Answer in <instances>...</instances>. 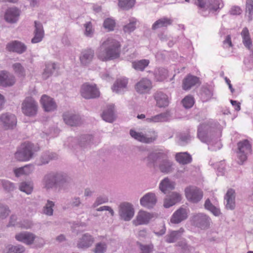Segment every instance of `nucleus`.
Wrapping results in <instances>:
<instances>
[{"mask_svg": "<svg viewBox=\"0 0 253 253\" xmlns=\"http://www.w3.org/2000/svg\"><path fill=\"white\" fill-rule=\"evenodd\" d=\"M43 188L48 191L58 188L59 191H68L71 187L72 179L66 173L61 172H50L42 179Z\"/></svg>", "mask_w": 253, "mask_h": 253, "instance_id": "1", "label": "nucleus"}, {"mask_svg": "<svg viewBox=\"0 0 253 253\" xmlns=\"http://www.w3.org/2000/svg\"><path fill=\"white\" fill-rule=\"evenodd\" d=\"M147 165L155 167L157 161H160L159 168L162 173L168 174L174 170V164L168 159L167 152L162 150H156L150 152L145 159Z\"/></svg>", "mask_w": 253, "mask_h": 253, "instance_id": "2", "label": "nucleus"}, {"mask_svg": "<svg viewBox=\"0 0 253 253\" xmlns=\"http://www.w3.org/2000/svg\"><path fill=\"white\" fill-rule=\"evenodd\" d=\"M120 44L116 40L108 38L100 45L97 50V56L102 61H107L119 57Z\"/></svg>", "mask_w": 253, "mask_h": 253, "instance_id": "3", "label": "nucleus"}, {"mask_svg": "<svg viewBox=\"0 0 253 253\" xmlns=\"http://www.w3.org/2000/svg\"><path fill=\"white\" fill-rule=\"evenodd\" d=\"M198 138L209 145V149L216 151L220 148V143L214 135L213 127L209 122L201 124L198 127Z\"/></svg>", "mask_w": 253, "mask_h": 253, "instance_id": "4", "label": "nucleus"}, {"mask_svg": "<svg viewBox=\"0 0 253 253\" xmlns=\"http://www.w3.org/2000/svg\"><path fill=\"white\" fill-rule=\"evenodd\" d=\"M38 148L34 144L25 142L22 144L14 154L15 158L18 161L26 162L32 159Z\"/></svg>", "mask_w": 253, "mask_h": 253, "instance_id": "5", "label": "nucleus"}, {"mask_svg": "<svg viewBox=\"0 0 253 253\" xmlns=\"http://www.w3.org/2000/svg\"><path fill=\"white\" fill-rule=\"evenodd\" d=\"M129 134L136 140L146 144L153 143L158 138V132L153 128H149L144 132L130 129Z\"/></svg>", "mask_w": 253, "mask_h": 253, "instance_id": "6", "label": "nucleus"}, {"mask_svg": "<svg viewBox=\"0 0 253 253\" xmlns=\"http://www.w3.org/2000/svg\"><path fill=\"white\" fill-rule=\"evenodd\" d=\"M192 225L201 230H207L211 227L212 220L209 215L204 212L193 213L190 217Z\"/></svg>", "mask_w": 253, "mask_h": 253, "instance_id": "7", "label": "nucleus"}, {"mask_svg": "<svg viewBox=\"0 0 253 253\" xmlns=\"http://www.w3.org/2000/svg\"><path fill=\"white\" fill-rule=\"evenodd\" d=\"M38 110V104L32 97H27L21 104L22 112L25 116L33 117L35 116Z\"/></svg>", "mask_w": 253, "mask_h": 253, "instance_id": "8", "label": "nucleus"}, {"mask_svg": "<svg viewBox=\"0 0 253 253\" xmlns=\"http://www.w3.org/2000/svg\"><path fill=\"white\" fill-rule=\"evenodd\" d=\"M238 151H237V157L240 162L239 164H243L248 158V155L252 152V145L247 139L239 141L237 143Z\"/></svg>", "mask_w": 253, "mask_h": 253, "instance_id": "9", "label": "nucleus"}, {"mask_svg": "<svg viewBox=\"0 0 253 253\" xmlns=\"http://www.w3.org/2000/svg\"><path fill=\"white\" fill-rule=\"evenodd\" d=\"M195 4L202 10L215 11L223 6L221 0H197Z\"/></svg>", "mask_w": 253, "mask_h": 253, "instance_id": "10", "label": "nucleus"}, {"mask_svg": "<svg viewBox=\"0 0 253 253\" xmlns=\"http://www.w3.org/2000/svg\"><path fill=\"white\" fill-rule=\"evenodd\" d=\"M81 94L85 99H93L97 98L100 96V92L97 88L96 84L85 83L82 85Z\"/></svg>", "mask_w": 253, "mask_h": 253, "instance_id": "11", "label": "nucleus"}, {"mask_svg": "<svg viewBox=\"0 0 253 253\" xmlns=\"http://www.w3.org/2000/svg\"><path fill=\"white\" fill-rule=\"evenodd\" d=\"M16 124L17 119L14 114L5 113L0 115V125L4 129H13Z\"/></svg>", "mask_w": 253, "mask_h": 253, "instance_id": "12", "label": "nucleus"}, {"mask_svg": "<svg viewBox=\"0 0 253 253\" xmlns=\"http://www.w3.org/2000/svg\"><path fill=\"white\" fill-rule=\"evenodd\" d=\"M119 214L121 219L125 221L130 220L134 214L133 205L127 202L121 204L119 206Z\"/></svg>", "mask_w": 253, "mask_h": 253, "instance_id": "13", "label": "nucleus"}, {"mask_svg": "<svg viewBox=\"0 0 253 253\" xmlns=\"http://www.w3.org/2000/svg\"><path fill=\"white\" fill-rule=\"evenodd\" d=\"M185 193L187 199L193 203H198L203 197V191L195 186H189L186 188Z\"/></svg>", "mask_w": 253, "mask_h": 253, "instance_id": "14", "label": "nucleus"}, {"mask_svg": "<svg viewBox=\"0 0 253 253\" xmlns=\"http://www.w3.org/2000/svg\"><path fill=\"white\" fill-rule=\"evenodd\" d=\"M94 241V238L90 234L86 233L79 238L77 247L80 249L86 250L91 247Z\"/></svg>", "mask_w": 253, "mask_h": 253, "instance_id": "15", "label": "nucleus"}, {"mask_svg": "<svg viewBox=\"0 0 253 253\" xmlns=\"http://www.w3.org/2000/svg\"><path fill=\"white\" fill-rule=\"evenodd\" d=\"M157 198L155 193L149 192L145 194L140 200V205L147 209H151L157 203Z\"/></svg>", "mask_w": 253, "mask_h": 253, "instance_id": "16", "label": "nucleus"}, {"mask_svg": "<svg viewBox=\"0 0 253 253\" xmlns=\"http://www.w3.org/2000/svg\"><path fill=\"white\" fill-rule=\"evenodd\" d=\"M15 238L19 242H22L27 245H31L34 243L37 236L33 233L25 231L16 234Z\"/></svg>", "mask_w": 253, "mask_h": 253, "instance_id": "17", "label": "nucleus"}, {"mask_svg": "<svg viewBox=\"0 0 253 253\" xmlns=\"http://www.w3.org/2000/svg\"><path fill=\"white\" fill-rule=\"evenodd\" d=\"M152 87L151 81L147 78H142L135 85V89L136 92L140 94L148 92Z\"/></svg>", "mask_w": 253, "mask_h": 253, "instance_id": "18", "label": "nucleus"}, {"mask_svg": "<svg viewBox=\"0 0 253 253\" xmlns=\"http://www.w3.org/2000/svg\"><path fill=\"white\" fill-rule=\"evenodd\" d=\"M152 217L153 216L151 213L144 211H140L132 222L135 226L147 224Z\"/></svg>", "mask_w": 253, "mask_h": 253, "instance_id": "19", "label": "nucleus"}, {"mask_svg": "<svg viewBox=\"0 0 253 253\" xmlns=\"http://www.w3.org/2000/svg\"><path fill=\"white\" fill-rule=\"evenodd\" d=\"M94 56V51L91 48H86L82 51L80 60L82 65L87 66L92 61Z\"/></svg>", "mask_w": 253, "mask_h": 253, "instance_id": "20", "label": "nucleus"}, {"mask_svg": "<svg viewBox=\"0 0 253 253\" xmlns=\"http://www.w3.org/2000/svg\"><path fill=\"white\" fill-rule=\"evenodd\" d=\"M40 101L46 112L53 111L57 108L56 104L53 99L45 94L42 95Z\"/></svg>", "mask_w": 253, "mask_h": 253, "instance_id": "21", "label": "nucleus"}, {"mask_svg": "<svg viewBox=\"0 0 253 253\" xmlns=\"http://www.w3.org/2000/svg\"><path fill=\"white\" fill-rule=\"evenodd\" d=\"M9 51L22 54L27 50V46L21 42L18 41H12L8 43L6 46Z\"/></svg>", "mask_w": 253, "mask_h": 253, "instance_id": "22", "label": "nucleus"}, {"mask_svg": "<svg viewBox=\"0 0 253 253\" xmlns=\"http://www.w3.org/2000/svg\"><path fill=\"white\" fill-rule=\"evenodd\" d=\"M188 217L187 210L180 208L176 211L172 215L170 221L174 224H178L186 219Z\"/></svg>", "mask_w": 253, "mask_h": 253, "instance_id": "23", "label": "nucleus"}, {"mask_svg": "<svg viewBox=\"0 0 253 253\" xmlns=\"http://www.w3.org/2000/svg\"><path fill=\"white\" fill-rule=\"evenodd\" d=\"M34 37L31 40L33 43H36L41 42L44 37V30L42 25L38 21L35 22Z\"/></svg>", "mask_w": 253, "mask_h": 253, "instance_id": "24", "label": "nucleus"}, {"mask_svg": "<svg viewBox=\"0 0 253 253\" xmlns=\"http://www.w3.org/2000/svg\"><path fill=\"white\" fill-rule=\"evenodd\" d=\"M225 208L233 210L235 208V192L233 189H229L224 196Z\"/></svg>", "mask_w": 253, "mask_h": 253, "instance_id": "25", "label": "nucleus"}, {"mask_svg": "<svg viewBox=\"0 0 253 253\" xmlns=\"http://www.w3.org/2000/svg\"><path fill=\"white\" fill-rule=\"evenodd\" d=\"M64 122L71 126H77L81 124L80 117L76 114L69 112L65 113L63 115Z\"/></svg>", "mask_w": 253, "mask_h": 253, "instance_id": "26", "label": "nucleus"}, {"mask_svg": "<svg viewBox=\"0 0 253 253\" xmlns=\"http://www.w3.org/2000/svg\"><path fill=\"white\" fill-rule=\"evenodd\" d=\"M200 83L199 78L188 75L182 81V88L185 90L190 89L193 86Z\"/></svg>", "mask_w": 253, "mask_h": 253, "instance_id": "27", "label": "nucleus"}, {"mask_svg": "<svg viewBox=\"0 0 253 253\" xmlns=\"http://www.w3.org/2000/svg\"><path fill=\"white\" fill-rule=\"evenodd\" d=\"M181 199V197L179 193L172 192L165 199L164 206L165 208H169L180 202Z\"/></svg>", "mask_w": 253, "mask_h": 253, "instance_id": "28", "label": "nucleus"}, {"mask_svg": "<svg viewBox=\"0 0 253 253\" xmlns=\"http://www.w3.org/2000/svg\"><path fill=\"white\" fill-rule=\"evenodd\" d=\"M58 69V67L56 63L54 62H47L45 64V68L42 74V77L43 79L46 80L54 73Z\"/></svg>", "mask_w": 253, "mask_h": 253, "instance_id": "29", "label": "nucleus"}, {"mask_svg": "<svg viewBox=\"0 0 253 253\" xmlns=\"http://www.w3.org/2000/svg\"><path fill=\"white\" fill-rule=\"evenodd\" d=\"M154 99L156 101L157 105L160 107H166L168 106L169 100L168 96L162 92H156L154 95Z\"/></svg>", "mask_w": 253, "mask_h": 253, "instance_id": "30", "label": "nucleus"}, {"mask_svg": "<svg viewBox=\"0 0 253 253\" xmlns=\"http://www.w3.org/2000/svg\"><path fill=\"white\" fill-rule=\"evenodd\" d=\"M19 10L16 8H10L7 10L5 14V20L9 23H15L18 19Z\"/></svg>", "mask_w": 253, "mask_h": 253, "instance_id": "31", "label": "nucleus"}, {"mask_svg": "<svg viewBox=\"0 0 253 253\" xmlns=\"http://www.w3.org/2000/svg\"><path fill=\"white\" fill-rule=\"evenodd\" d=\"M175 182L171 181L168 177L162 180L159 185L160 190L164 193L166 194L169 191L174 189Z\"/></svg>", "mask_w": 253, "mask_h": 253, "instance_id": "32", "label": "nucleus"}, {"mask_svg": "<svg viewBox=\"0 0 253 253\" xmlns=\"http://www.w3.org/2000/svg\"><path fill=\"white\" fill-rule=\"evenodd\" d=\"M15 83V78L7 73L1 72L0 74V85L3 86H11Z\"/></svg>", "mask_w": 253, "mask_h": 253, "instance_id": "33", "label": "nucleus"}, {"mask_svg": "<svg viewBox=\"0 0 253 253\" xmlns=\"http://www.w3.org/2000/svg\"><path fill=\"white\" fill-rule=\"evenodd\" d=\"M172 21V20L170 18L163 17L159 19L154 23L152 26V29L153 30H156L160 28L167 27L171 25Z\"/></svg>", "mask_w": 253, "mask_h": 253, "instance_id": "34", "label": "nucleus"}, {"mask_svg": "<svg viewBox=\"0 0 253 253\" xmlns=\"http://www.w3.org/2000/svg\"><path fill=\"white\" fill-rule=\"evenodd\" d=\"M184 232L183 228H180L178 230L171 231L166 236V242L169 243L175 242L182 236Z\"/></svg>", "mask_w": 253, "mask_h": 253, "instance_id": "35", "label": "nucleus"}, {"mask_svg": "<svg viewBox=\"0 0 253 253\" xmlns=\"http://www.w3.org/2000/svg\"><path fill=\"white\" fill-rule=\"evenodd\" d=\"M101 117L103 120L108 123H112L115 120L114 106L109 105L103 112Z\"/></svg>", "mask_w": 253, "mask_h": 253, "instance_id": "36", "label": "nucleus"}, {"mask_svg": "<svg viewBox=\"0 0 253 253\" xmlns=\"http://www.w3.org/2000/svg\"><path fill=\"white\" fill-rule=\"evenodd\" d=\"M127 80L120 79L116 81L112 87L113 91L118 93H122L126 88Z\"/></svg>", "mask_w": 253, "mask_h": 253, "instance_id": "37", "label": "nucleus"}, {"mask_svg": "<svg viewBox=\"0 0 253 253\" xmlns=\"http://www.w3.org/2000/svg\"><path fill=\"white\" fill-rule=\"evenodd\" d=\"M204 207L205 210L211 212L215 216H219L221 214L220 209L217 206L213 205L209 198L206 200Z\"/></svg>", "mask_w": 253, "mask_h": 253, "instance_id": "38", "label": "nucleus"}, {"mask_svg": "<svg viewBox=\"0 0 253 253\" xmlns=\"http://www.w3.org/2000/svg\"><path fill=\"white\" fill-rule=\"evenodd\" d=\"M176 161L180 164L186 165L192 161V157L187 152L177 153L175 155Z\"/></svg>", "mask_w": 253, "mask_h": 253, "instance_id": "39", "label": "nucleus"}, {"mask_svg": "<svg viewBox=\"0 0 253 253\" xmlns=\"http://www.w3.org/2000/svg\"><path fill=\"white\" fill-rule=\"evenodd\" d=\"M168 119V114L166 113H163L150 118H146L145 122L148 123L154 124L166 122L167 121Z\"/></svg>", "mask_w": 253, "mask_h": 253, "instance_id": "40", "label": "nucleus"}, {"mask_svg": "<svg viewBox=\"0 0 253 253\" xmlns=\"http://www.w3.org/2000/svg\"><path fill=\"white\" fill-rule=\"evenodd\" d=\"M137 23V20L136 18H130L128 20V22L123 26V30L124 33L129 34L133 32L136 29Z\"/></svg>", "mask_w": 253, "mask_h": 253, "instance_id": "41", "label": "nucleus"}, {"mask_svg": "<svg viewBox=\"0 0 253 253\" xmlns=\"http://www.w3.org/2000/svg\"><path fill=\"white\" fill-rule=\"evenodd\" d=\"M25 247L21 245L13 246L7 245L4 250V253H23L25 252Z\"/></svg>", "mask_w": 253, "mask_h": 253, "instance_id": "42", "label": "nucleus"}, {"mask_svg": "<svg viewBox=\"0 0 253 253\" xmlns=\"http://www.w3.org/2000/svg\"><path fill=\"white\" fill-rule=\"evenodd\" d=\"M149 60L142 59L132 62V67L136 71H143L148 66Z\"/></svg>", "mask_w": 253, "mask_h": 253, "instance_id": "43", "label": "nucleus"}, {"mask_svg": "<svg viewBox=\"0 0 253 253\" xmlns=\"http://www.w3.org/2000/svg\"><path fill=\"white\" fill-rule=\"evenodd\" d=\"M201 97L204 101L210 100L213 95V89L209 86H204L201 88Z\"/></svg>", "mask_w": 253, "mask_h": 253, "instance_id": "44", "label": "nucleus"}, {"mask_svg": "<svg viewBox=\"0 0 253 253\" xmlns=\"http://www.w3.org/2000/svg\"><path fill=\"white\" fill-rule=\"evenodd\" d=\"M154 75L158 81H163L167 79L168 76V71L163 68H159L155 70Z\"/></svg>", "mask_w": 253, "mask_h": 253, "instance_id": "45", "label": "nucleus"}, {"mask_svg": "<svg viewBox=\"0 0 253 253\" xmlns=\"http://www.w3.org/2000/svg\"><path fill=\"white\" fill-rule=\"evenodd\" d=\"M57 155L55 153L47 152L42 154L40 158V162L38 163V165H45L51 160L56 159Z\"/></svg>", "mask_w": 253, "mask_h": 253, "instance_id": "46", "label": "nucleus"}, {"mask_svg": "<svg viewBox=\"0 0 253 253\" xmlns=\"http://www.w3.org/2000/svg\"><path fill=\"white\" fill-rule=\"evenodd\" d=\"M241 35L244 45L247 48H250L252 45V41L249 30L247 27L244 28L241 32Z\"/></svg>", "mask_w": 253, "mask_h": 253, "instance_id": "47", "label": "nucleus"}, {"mask_svg": "<svg viewBox=\"0 0 253 253\" xmlns=\"http://www.w3.org/2000/svg\"><path fill=\"white\" fill-rule=\"evenodd\" d=\"M19 188L20 191L27 194H30L33 190V184L29 181L22 182L20 184Z\"/></svg>", "mask_w": 253, "mask_h": 253, "instance_id": "48", "label": "nucleus"}, {"mask_svg": "<svg viewBox=\"0 0 253 253\" xmlns=\"http://www.w3.org/2000/svg\"><path fill=\"white\" fill-rule=\"evenodd\" d=\"M55 204L52 201L48 200L42 209V213L48 216H51L53 214V208L54 207Z\"/></svg>", "mask_w": 253, "mask_h": 253, "instance_id": "49", "label": "nucleus"}, {"mask_svg": "<svg viewBox=\"0 0 253 253\" xmlns=\"http://www.w3.org/2000/svg\"><path fill=\"white\" fill-rule=\"evenodd\" d=\"M135 3V0H119L118 5L121 8L128 10L132 8Z\"/></svg>", "mask_w": 253, "mask_h": 253, "instance_id": "50", "label": "nucleus"}, {"mask_svg": "<svg viewBox=\"0 0 253 253\" xmlns=\"http://www.w3.org/2000/svg\"><path fill=\"white\" fill-rule=\"evenodd\" d=\"M107 249V245L105 242H99L95 244L92 251L94 253H105Z\"/></svg>", "mask_w": 253, "mask_h": 253, "instance_id": "51", "label": "nucleus"}, {"mask_svg": "<svg viewBox=\"0 0 253 253\" xmlns=\"http://www.w3.org/2000/svg\"><path fill=\"white\" fill-rule=\"evenodd\" d=\"M10 212V210L7 205L0 203V220L5 219Z\"/></svg>", "mask_w": 253, "mask_h": 253, "instance_id": "52", "label": "nucleus"}, {"mask_svg": "<svg viewBox=\"0 0 253 253\" xmlns=\"http://www.w3.org/2000/svg\"><path fill=\"white\" fill-rule=\"evenodd\" d=\"M116 25V22L114 19L111 18H108L105 19L103 23V27L107 29L108 31H112L114 30Z\"/></svg>", "mask_w": 253, "mask_h": 253, "instance_id": "53", "label": "nucleus"}, {"mask_svg": "<svg viewBox=\"0 0 253 253\" xmlns=\"http://www.w3.org/2000/svg\"><path fill=\"white\" fill-rule=\"evenodd\" d=\"M0 183L4 190L7 192L13 191L16 188L14 184L8 180H2Z\"/></svg>", "mask_w": 253, "mask_h": 253, "instance_id": "54", "label": "nucleus"}, {"mask_svg": "<svg viewBox=\"0 0 253 253\" xmlns=\"http://www.w3.org/2000/svg\"><path fill=\"white\" fill-rule=\"evenodd\" d=\"M15 73L19 76L23 77L25 75V70L19 63H16L12 65Z\"/></svg>", "mask_w": 253, "mask_h": 253, "instance_id": "55", "label": "nucleus"}, {"mask_svg": "<svg viewBox=\"0 0 253 253\" xmlns=\"http://www.w3.org/2000/svg\"><path fill=\"white\" fill-rule=\"evenodd\" d=\"M182 103L185 108H190L194 104V98L192 96H187L182 100Z\"/></svg>", "mask_w": 253, "mask_h": 253, "instance_id": "56", "label": "nucleus"}, {"mask_svg": "<svg viewBox=\"0 0 253 253\" xmlns=\"http://www.w3.org/2000/svg\"><path fill=\"white\" fill-rule=\"evenodd\" d=\"M85 31L84 34L87 37H92L94 34V30L91 22H87L84 24Z\"/></svg>", "mask_w": 253, "mask_h": 253, "instance_id": "57", "label": "nucleus"}, {"mask_svg": "<svg viewBox=\"0 0 253 253\" xmlns=\"http://www.w3.org/2000/svg\"><path fill=\"white\" fill-rule=\"evenodd\" d=\"M246 11L248 12L249 14V20H252V15L253 14V0H247L246 4Z\"/></svg>", "mask_w": 253, "mask_h": 253, "instance_id": "58", "label": "nucleus"}, {"mask_svg": "<svg viewBox=\"0 0 253 253\" xmlns=\"http://www.w3.org/2000/svg\"><path fill=\"white\" fill-rule=\"evenodd\" d=\"M153 245L151 244L148 245L140 244L139 248L140 249V253H150L153 249Z\"/></svg>", "mask_w": 253, "mask_h": 253, "instance_id": "59", "label": "nucleus"}, {"mask_svg": "<svg viewBox=\"0 0 253 253\" xmlns=\"http://www.w3.org/2000/svg\"><path fill=\"white\" fill-rule=\"evenodd\" d=\"M92 140V136L89 135L84 136L81 141L80 145L82 147H86L87 145H89Z\"/></svg>", "mask_w": 253, "mask_h": 253, "instance_id": "60", "label": "nucleus"}, {"mask_svg": "<svg viewBox=\"0 0 253 253\" xmlns=\"http://www.w3.org/2000/svg\"><path fill=\"white\" fill-rule=\"evenodd\" d=\"M108 198L106 196H100L98 197L93 204V206L96 207L108 202Z\"/></svg>", "mask_w": 253, "mask_h": 253, "instance_id": "61", "label": "nucleus"}, {"mask_svg": "<svg viewBox=\"0 0 253 253\" xmlns=\"http://www.w3.org/2000/svg\"><path fill=\"white\" fill-rule=\"evenodd\" d=\"M179 144L181 145H184L187 143L190 140V136L188 134H180L178 135Z\"/></svg>", "mask_w": 253, "mask_h": 253, "instance_id": "62", "label": "nucleus"}, {"mask_svg": "<svg viewBox=\"0 0 253 253\" xmlns=\"http://www.w3.org/2000/svg\"><path fill=\"white\" fill-rule=\"evenodd\" d=\"M82 204L81 199L79 197L72 198L70 202V205L73 208H79Z\"/></svg>", "mask_w": 253, "mask_h": 253, "instance_id": "63", "label": "nucleus"}, {"mask_svg": "<svg viewBox=\"0 0 253 253\" xmlns=\"http://www.w3.org/2000/svg\"><path fill=\"white\" fill-rule=\"evenodd\" d=\"M23 168V171L25 175H29L31 173L34 169V167L32 165H27Z\"/></svg>", "mask_w": 253, "mask_h": 253, "instance_id": "64", "label": "nucleus"}]
</instances>
